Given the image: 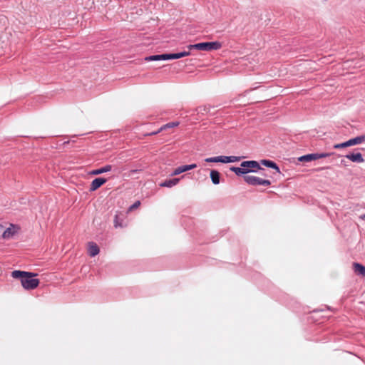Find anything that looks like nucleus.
I'll list each match as a JSON object with an SVG mask.
<instances>
[{
    "instance_id": "2",
    "label": "nucleus",
    "mask_w": 365,
    "mask_h": 365,
    "mask_svg": "<svg viewBox=\"0 0 365 365\" xmlns=\"http://www.w3.org/2000/svg\"><path fill=\"white\" fill-rule=\"evenodd\" d=\"M230 170L235 173L237 176L244 175V180L249 185H264L269 186L271 185V182L269 180H264L257 176L253 175H245L248 173L255 172V170L248 169L245 168L231 167Z\"/></svg>"
},
{
    "instance_id": "21",
    "label": "nucleus",
    "mask_w": 365,
    "mask_h": 365,
    "mask_svg": "<svg viewBox=\"0 0 365 365\" xmlns=\"http://www.w3.org/2000/svg\"><path fill=\"white\" fill-rule=\"evenodd\" d=\"M205 161L207 163H224V156L220 155V156L207 158L205 159Z\"/></svg>"
},
{
    "instance_id": "19",
    "label": "nucleus",
    "mask_w": 365,
    "mask_h": 365,
    "mask_svg": "<svg viewBox=\"0 0 365 365\" xmlns=\"http://www.w3.org/2000/svg\"><path fill=\"white\" fill-rule=\"evenodd\" d=\"M123 215L120 213V214H116L115 215V217H114V226L115 227H123Z\"/></svg>"
},
{
    "instance_id": "17",
    "label": "nucleus",
    "mask_w": 365,
    "mask_h": 365,
    "mask_svg": "<svg viewBox=\"0 0 365 365\" xmlns=\"http://www.w3.org/2000/svg\"><path fill=\"white\" fill-rule=\"evenodd\" d=\"M99 247L94 242H89L88 244V253L90 256L94 257L99 253Z\"/></svg>"
},
{
    "instance_id": "20",
    "label": "nucleus",
    "mask_w": 365,
    "mask_h": 365,
    "mask_svg": "<svg viewBox=\"0 0 365 365\" xmlns=\"http://www.w3.org/2000/svg\"><path fill=\"white\" fill-rule=\"evenodd\" d=\"M145 61H165L164 53L158 54V55H153L148 56L145 58Z\"/></svg>"
},
{
    "instance_id": "7",
    "label": "nucleus",
    "mask_w": 365,
    "mask_h": 365,
    "mask_svg": "<svg viewBox=\"0 0 365 365\" xmlns=\"http://www.w3.org/2000/svg\"><path fill=\"white\" fill-rule=\"evenodd\" d=\"M241 167L255 170V172L258 170H264V168H262L259 165V163L257 161L255 160H247V161H243L241 163Z\"/></svg>"
},
{
    "instance_id": "16",
    "label": "nucleus",
    "mask_w": 365,
    "mask_h": 365,
    "mask_svg": "<svg viewBox=\"0 0 365 365\" xmlns=\"http://www.w3.org/2000/svg\"><path fill=\"white\" fill-rule=\"evenodd\" d=\"M179 125V123L178 122H171V123H167L166 125H163V127H161L160 129H158V130L156 131H154V132H152V133H147L145 134V135H156L158 133H159L161 130H163V129H165L167 128H173V127H175L177 125Z\"/></svg>"
},
{
    "instance_id": "26",
    "label": "nucleus",
    "mask_w": 365,
    "mask_h": 365,
    "mask_svg": "<svg viewBox=\"0 0 365 365\" xmlns=\"http://www.w3.org/2000/svg\"><path fill=\"white\" fill-rule=\"evenodd\" d=\"M364 217H365V215H364Z\"/></svg>"
},
{
    "instance_id": "11",
    "label": "nucleus",
    "mask_w": 365,
    "mask_h": 365,
    "mask_svg": "<svg viewBox=\"0 0 365 365\" xmlns=\"http://www.w3.org/2000/svg\"><path fill=\"white\" fill-rule=\"evenodd\" d=\"M345 158L354 163H363L364 161L361 153H351L346 154Z\"/></svg>"
},
{
    "instance_id": "25",
    "label": "nucleus",
    "mask_w": 365,
    "mask_h": 365,
    "mask_svg": "<svg viewBox=\"0 0 365 365\" xmlns=\"http://www.w3.org/2000/svg\"><path fill=\"white\" fill-rule=\"evenodd\" d=\"M3 227L4 226L1 224H0V230H1Z\"/></svg>"
},
{
    "instance_id": "1",
    "label": "nucleus",
    "mask_w": 365,
    "mask_h": 365,
    "mask_svg": "<svg viewBox=\"0 0 365 365\" xmlns=\"http://www.w3.org/2000/svg\"><path fill=\"white\" fill-rule=\"evenodd\" d=\"M11 277L14 279H19L24 289L31 290L36 288L39 284V279L34 278L37 276L36 273L29 272L21 270H14L11 272Z\"/></svg>"
},
{
    "instance_id": "13",
    "label": "nucleus",
    "mask_w": 365,
    "mask_h": 365,
    "mask_svg": "<svg viewBox=\"0 0 365 365\" xmlns=\"http://www.w3.org/2000/svg\"><path fill=\"white\" fill-rule=\"evenodd\" d=\"M113 166L111 165H106L101 168L93 170L90 172L92 175H98L105 173L110 172L112 170Z\"/></svg>"
},
{
    "instance_id": "10",
    "label": "nucleus",
    "mask_w": 365,
    "mask_h": 365,
    "mask_svg": "<svg viewBox=\"0 0 365 365\" xmlns=\"http://www.w3.org/2000/svg\"><path fill=\"white\" fill-rule=\"evenodd\" d=\"M197 167V165L193 163L190 165H181L175 168L171 175H178L187 170L194 169Z\"/></svg>"
},
{
    "instance_id": "12",
    "label": "nucleus",
    "mask_w": 365,
    "mask_h": 365,
    "mask_svg": "<svg viewBox=\"0 0 365 365\" xmlns=\"http://www.w3.org/2000/svg\"><path fill=\"white\" fill-rule=\"evenodd\" d=\"M260 164H262V165L266 166L267 168H272V169L275 170L277 173H280V169H279V166L277 165L276 163H274L272 160H266V159L261 160Z\"/></svg>"
},
{
    "instance_id": "24",
    "label": "nucleus",
    "mask_w": 365,
    "mask_h": 365,
    "mask_svg": "<svg viewBox=\"0 0 365 365\" xmlns=\"http://www.w3.org/2000/svg\"><path fill=\"white\" fill-rule=\"evenodd\" d=\"M140 205V201H136L130 207V210H133V209H135L137 207H139V205Z\"/></svg>"
},
{
    "instance_id": "4",
    "label": "nucleus",
    "mask_w": 365,
    "mask_h": 365,
    "mask_svg": "<svg viewBox=\"0 0 365 365\" xmlns=\"http://www.w3.org/2000/svg\"><path fill=\"white\" fill-rule=\"evenodd\" d=\"M363 142H365V135H359L354 138H351L344 143L335 144V145H334L333 148L335 149H341V148L358 145Z\"/></svg>"
},
{
    "instance_id": "18",
    "label": "nucleus",
    "mask_w": 365,
    "mask_h": 365,
    "mask_svg": "<svg viewBox=\"0 0 365 365\" xmlns=\"http://www.w3.org/2000/svg\"><path fill=\"white\" fill-rule=\"evenodd\" d=\"M210 178L213 184L218 185L220 182V173L215 170L210 171Z\"/></svg>"
},
{
    "instance_id": "15",
    "label": "nucleus",
    "mask_w": 365,
    "mask_h": 365,
    "mask_svg": "<svg viewBox=\"0 0 365 365\" xmlns=\"http://www.w3.org/2000/svg\"><path fill=\"white\" fill-rule=\"evenodd\" d=\"M180 181V178H172L169 180H165L163 182L160 184V187H172L176 185Z\"/></svg>"
},
{
    "instance_id": "14",
    "label": "nucleus",
    "mask_w": 365,
    "mask_h": 365,
    "mask_svg": "<svg viewBox=\"0 0 365 365\" xmlns=\"http://www.w3.org/2000/svg\"><path fill=\"white\" fill-rule=\"evenodd\" d=\"M353 268L355 274L357 275L362 276L365 277V266L358 263V262H354L353 263Z\"/></svg>"
},
{
    "instance_id": "9",
    "label": "nucleus",
    "mask_w": 365,
    "mask_h": 365,
    "mask_svg": "<svg viewBox=\"0 0 365 365\" xmlns=\"http://www.w3.org/2000/svg\"><path fill=\"white\" fill-rule=\"evenodd\" d=\"M107 182V179L103 178H95L90 185L89 190L91 192L95 191L97 189H98L100 187H101L103 185H104Z\"/></svg>"
},
{
    "instance_id": "23",
    "label": "nucleus",
    "mask_w": 365,
    "mask_h": 365,
    "mask_svg": "<svg viewBox=\"0 0 365 365\" xmlns=\"http://www.w3.org/2000/svg\"><path fill=\"white\" fill-rule=\"evenodd\" d=\"M212 107L209 105L207 106H202L197 108V112L198 113L201 114H206L210 112V109Z\"/></svg>"
},
{
    "instance_id": "8",
    "label": "nucleus",
    "mask_w": 365,
    "mask_h": 365,
    "mask_svg": "<svg viewBox=\"0 0 365 365\" xmlns=\"http://www.w3.org/2000/svg\"><path fill=\"white\" fill-rule=\"evenodd\" d=\"M190 55V51H184L175 53H164L165 61L171 59H178Z\"/></svg>"
},
{
    "instance_id": "6",
    "label": "nucleus",
    "mask_w": 365,
    "mask_h": 365,
    "mask_svg": "<svg viewBox=\"0 0 365 365\" xmlns=\"http://www.w3.org/2000/svg\"><path fill=\"white\" fill-rule=\"evenodd\" d=\"M19 227L14 224H11L10 227L6 228L3 234L2 237L4 239H10L14 237V235L17 233Z\"/></svg>"
},
{
    "instance_id": "3",
    "label": "nucleus",
    "mask_w": 365,
    "mask_h": 365,
    "mask_svg": "<svg viewBox=\"0 0 365 365\" xmlns=\"http://www.w3.org/2000/svg\"><path fill=\"white\" fill-rule=\"evenodd\" d=\"M222 43L219 41L201 42L195 44H190L187 46L189 51L197 49L200 51H213L221 48Z\"/></svg>"
},
{
    "instance_id": "5",
    "label": "nucleus",
    "mask_w": 365,
    "mask_h": 365,
    "mask_svg": "<svg viewBox=\"0 0 365 365\" xmlns=\"http://www.w3.org/2000/svg\"><path fill=\"white\" fill-rule=\"evenodd\" d=\"M331 155V153H310L299 157L298 160L301 162H309L312 160L327 158L330 156Z\"/></svg>"
},
{
    "instance_id": "22",
    "label": "nucleus",
    "mask_w": 365,
    "mask_h": 365,
    "mask_svg": "<svg viewBox=\"0 0 365 365\" xmlns=\"http://www.w3.org/2000/svg\"><path fill=\"white\" fill-rule=\"evenodd\" d=\"M242 158L240 156H224V163L237 162Z\"/></svg>"
}]
</instances>
